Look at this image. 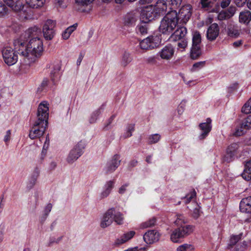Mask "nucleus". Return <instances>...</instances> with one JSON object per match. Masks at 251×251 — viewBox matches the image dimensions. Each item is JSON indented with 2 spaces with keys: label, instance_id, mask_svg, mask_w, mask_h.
Returning a JSON list of instances; mask_svg holds the SVG:
<instances>
[{
  "label": "nucleus",
  "instance_id": "obj_43",
  "mask_svg": "<svg viewBox=\"0 0 251 251\" xmlns=\"http://www.w3.org/2000/svg\"><path fill=\"white\" fill-rule=\"evenodd\" d=\"M134 130V125L130 124L127 126V131L124 136L125 138L129 137L132 136V132Z\"/></svg>",
  "mask_w": 251,
  "mask_h": 251
},
{
  "label": "nucleus",
  "instance_id": "obj_52",
  "mask_svg": "<svg viewBox=\"0 0 251 251\" xmlns=\"http://www.w3.org/2000/svg\"><path fill=\"white\" fill-rule=\"evenodd\" d=\"M115 115H112L110 118L108 119L107 122L105 124V126L103 127V129L105 130H108L109 129V126L110 125V124L112 123L113 120H114L115 118Z\"/></svg>",
  "mask_w": 251,
  "mask_h": 251
},
{
  "label": "nucleus",
  "instance_id": "obj_29",
  "mask_svg": "<svg viewBox=\"0 0 251 251\" xmlns=\"http://www.w3.org/2000/svg\"><path fill=\"white\" fill-rule=\"evenodd\" d=\"M149 29L148 23L142 21L137 25L136 31L137 34L144 35L148 34Z\"/></svg>",
  "mask_w": 251,
  "mask_h": 251
},
{
  "label": "nucleus",
  "instance_id": "obj_60",
  "mask_svg": "<svg viewBox=\"0 0 251 251\" xmlns=\"http://www.w3.org/2000/svg\"><path fill=\"white\" fill-rule=\"evenodd\" d=\"M11 130H8L6 131V135L4 136V141L5 142L6 144H7V142H8L10 140V136H11Z\"/></svg>",
  "mask_w": 251,
  "mask_h": 251
},
{
  "label": "nucleus",
  "instance_id": "obj_17",
  "mask_svg": "<svg viewBox=\"0 0 251 251\" xmlns=\"http://www.w3.org/2000/svg\"><path fill=\"white\" fill-rule=\"evenodd\" d=\"M219 27L217 24L213 23L208 28L206 32V37L210 41L215 40L219 34Z\"/></svg>",
  "mask_w": 251,
  "mask_h": 251
},
{
  "label": "nucleus",
  "instance_id": "obj_4",
  "mask_svg": "<svg viewBox=\"0 0 251 251\" xmlns=\"http://www.w3.org/2000/svg\"><path fill=\"white\" fill-rule=\"evenodd\" d=\"M167 9V6L163 0H159L157 2L156 9L155 10L151 7H146L142 10L141 13V17L142 21L149 23L154 20L155 18H158L160 16V13L163 14Z\"/></svg>",
  "mask_w": 251,
  "mask_h": 251
},
{
  "label": "nucleus",
  "instance_id": "obj_55",
  "mask_svg": "<svg viewBox=\"0 0 251 251\" xmlns=\"http://www.w3.org/2000/svg\"><path fill=\"white\" fill-rule=\"evenodd\" d=\"M231 2V0H221L220 5L222 8L227 7Z\"/></svg>",
  "mask_w": 251,
  "mask_h": 251
},
{
  "label": "nucleus",
  "instance_id": "obj_8",
  "mask_svg": "<svg viewBox=\"0 0 251 251\" xmlns=\"http://www.w3.org/2000/svg\"><path fill=\"white\" fill-rule=\"evenodd\" d=\"M85 147V143L82 141H79L70 151L66 159L67 161L71 164L76 161L82 154Z\"/></svg>",
  "mask_w": 251,
  "mask_h": 251
},
{
  "label": "nucleus",
  "instance_id": "obj_38",
  "mask_svg": "<svg viewBox=\"0 0 251 251\" xmlns=\"http://www.w3.org/2000/svg\"><path fill=\"white\" fill-rule=\"evenodd\" d=\"M101 113V108H99L96 110H95L91 115V117L89 119V122L90 123H94L97 118L100 115Z\"/></svg>",
  "mask_w": 251,
  "mask_h": 251
},
{
  "label": "nucleus",
  "instance_id": "obj_59",
  "mask_svg": "<svg viewBox=\"0 0 251 251\" xmlns=\"http://www.w3.org/2000/svg\"><path fill=\"white\" fill-rule=\"evenodd\" d=\"M128 183H126L122 185L119 189V193L120 194H123L126 191V187H128Z\"/></svg>",
  "mask_w": 251,
  "mask_h": 251
},
{
  "label": "nucleus",
  "instance_id": "obj_1",
  "mask_svg": "<svg viewBox=\"0 0 251 251\" xmlns=\"http://www.w3.org/2000/svg\"><path fill=\"white\" fill-rule=\"evenodd\" d=\"M40 31L37 26L29 28L18 38L15 39L13 45L16 51L28 60L27 64L34 62L43 54V45L41 38L36 36Z\"/></svg>",
  "mask_w": 251,
  "mask_h": 251
},
{
  "label": "nucleus",
  "instance_id": "obj_37",
  "mask_svg": "<svg viewBox=\"0 0 251 251\" xmlns=\"http://www.w3.org/2000/svg\"><path fill=\"white\" fill-rule=\"evenodd\" d=\"M241 111L246 114L251 113V98L245 103L242 108Z\"/></svg>",
  "mask_w": 251,
  "mask_h": 251
},
{
  "label": "nucleus",
  "instance_id": "obj_31",
  "mask_svg": "<svg viewBox=\"0 0 251 251\" xmlns=\"http://www.w3.org/2000/svg\"><path fill=\"white\" fill-rule=\"evenodd\" d=\"M131 60L132 58L130 54L128 52L125 51L122 55L121 65L123 67H125L131 61Z\"/></svg>",
  "mask_w": 251,
  "mask_h": 251
},
{
  "label": "nucleus",
  "instance_id": "obj_45",
  "mask_svg": "<svg viewBox=\"0 0 251 251\" xmlns=\"http://www.w3.org/2000/svg\"><path fill=\"white\" fill-rule=\"evenodd\" d=\"M201 3L202 8L212 7L213 4L210 0H201Z\"/></svg>",
  "mask_w": 251,
  "mask_h": 251
},
{
  "label": "nucleus",
  "instance_id": "obj_56",
  "mask_svg": "<svg viewBox=\"0 0 251 251\" xmlns=\"http://www.w3.org/2000/svg\"><path fill=\"white\" fill-rule=\"evenodd\" d=\"M248 0H234V3L238 7H242L246 3H247Z\"/></svg>",
  "mask_w": 251,
  "mask_h": 251
},
{
  "label": "nucleus",
  "instance_id": "obj_6",
  "mask_svg": "<svg viewBox=\"0 0 251 251\" xmlns=\"http://www.w3.org/2000/svg\"><path fill=\"white\" fill-rule=\"evenodd\" d=\"M193 226L191 225H181L172 233L171 239L173 242H179V239L189 235L193 231Z\"/></svg>",
  "mask_w": 251,
  "mask_h": 251
},
{
  "label": "nucleus",
  "instance_id": "obj_26",
  "mask_svg": "<svg viewBox=\"0 0 251 251\" xmlns=\"http://www.w3.org/2000/svg\"><path fill=\"white\" fill-rule=\"evenodd\" d=\"M50 84L49 79L44 78L37 88V93L40 94L46 93L51 88Z\"/></svg>",
  "mask_w": 251,
  "mask_h": 251
},
{
  "label": "nucleus",
  "instance_id": "obj_62",
  "mask_svg": "<svg viewBox=\"0 0 251 251\" xmlns=\"http://www.w3.org/2000/svg\"><path fill=\"white\" fill-rule=\"evenodd\" d=\"M247 246V244L246 242L245 241H244L241 245L240 247H238L237 248L236 251H244L245 250ZM238 246H239V245H238L237 247H238Z\"/></svg>",
  "mask_w": 251,
  "mask_h": 251
},
{
  "label": "nucleus",
  "instance_id": "obj_39",
  "mask_svg": "<svg viewBox=\"0 0 251 251\" xmlns=\"http://www.w3.org/2000/svg\"><path fill=\"white\" fill-rule=\"evenodd\" d=\"M161 138V136L158 134H152L150 136L149 141L150 144L156 143Z\"/></svg>",
  "mask_w": 251,
  "mask_h": 251
},
{
  "label": "nucleus",
  "instance_id": "obj_46",
  "mask_svg": "<svg viewBox=\"0 0 251 251\" xmlns=\"http://www.w3.org/2000/svg\"><path fill=\"white\" fill-rule=\"evenodd\" d=\"M204 64H205V61H200V62H197L193 65L192 70L193 71H195L197 69H199L201 68L202 67H203L204 66Z\"/></svg>",
  "mask_w": 251,
  "mask_h": 251
},
{
  "label": "nucleus",
  "instance_id": "obj_33",
  "mask_svg": "<svg viewBox=\"0 0 251 251\" xmlns=\"http://www.w3.org/2000/svg\"><path fill=\"white\" fill-rule=\"evenodd\" d=\"M156 223V219L155 217H152L149 220L143 223L141 225V227L142 228H146L151 227L154 226Z\"/></svg>",
  "mask_w": 251,
  "mask_h": 251
},
{
  "label": "nucleus",
  "instance_id": "obj_48",
  "mask_svg": "<svg viewBox=\"0 0 251 251\" xmlns=\"http://www.w3.org/2000/svg\"><path fill=\"white\" fill-rule=\"evenodd\" d=\"M62 236L58 237L57 239H55L54 237H50L48 246L50 247L52 246L54 243H58L62 239Z\"/></svg>",
  "mask_w": 251,
  "mask_h": 251
},
{
  "label": "nucleus",
  "instance_id": "obj_35",
  "mask_svg": "<svg viewBox=\"0 0 251 251\" xmlns=\"http://www.w3.org/2000/svg\"><path fill=\"white\" fill-rule=\"evenodd\" d=\"M240 127L245 129H249L251 127V115L249 116L242 121Z\"/></svg>",
  "mask_w": 251,
  "mask_h": 251
},
{
  "label": "nucleus",
  "instance_id": "obj_13",
  "mask_svg": "<svg viewBox=\"0 0 251 251\" xmlns=\"http://www.w3.org/2000/svg\"><path fill=\"white\" fill-rule=\"evenodd\" d=\"M55 21L52 20H48L43 27V32L44 38L46 40H51L54 36V27L55 26Z\"/></svg>",
  "mask_w": 251,
  "mask_h": 251
},
{
  "label": "nucleus",
  "instance_id": "obj_25",
  "mask_svg": "<svg viewBox=\"0 0 251 251\" xmlns=\"http://www.w3.org/2000/svg\"><path fill=\"white\" fill-rule=\"evenodd\" d=\"M137 18L138 16L135 13H127L125 17V25L128 26L134 25L137 20Z\"/></svg>",
  "mask_w": 251,
  "mask_h": 251
},
{
  "label": "nucleus",
  "instance_id": "obj_24",
  "mask_svg": "<svg viewBox=\"0 0 251 251\" xmlns=\"http://www.w3.org/2000/svg\"><path fill=\"white\" fill-rule=\"evenodd\" d=\"M40 171L38 168H35L33 173L30 176L27 183V188L29 190L32 189L36 184L37 179L39 176Z\"/></svg>",
  "mask_w": 251,
  "mask_h": 251
},
{
  "label": "nucleus",
  "instance_id": "obj_18",
  "mask_svg": "<svg viewBox=\"0 0 251 251\" xmlns=\"http://www.w3.org/2000/svg\"><path fill=\"white\" fill-rule=\"evenodd\" d=\"M114 208L109 209L104 214L100 223V226L102 228H105L110 226L113 221V216L114 215Z\"/></svg>",
  "mask_w": 251,
  "mask_h": 251
},
{
  "label": "nucleus",
  "instance_id": "obj_21",
  "mask_svg": "<svg viewBox=\"0 0 251 251\" xmlns=\"http://www.w3.org/2000/svg\"><path fill=\"white\" fill-rule=\"evenodd\" d=\"M175 52V49L171 45L165 46L159 52L160 56L162 59L169 60L172 58Z\"/></svg>",
  "mask_w": 251,
  "mask_h": 251
},
{
  "label": "nucleus",
  "instance_id": "obj_19",
  "mask_svg": "<svg viewBox=\"0 0 251 251\" xmlns=\"http://www.w3.org/2000/svg\"><path fill=\"white\" fill-rule=\"evenodd\" d=\"M211 120L208 118L206 119V122L205 123H201L199 125L200 129L201 130L202 132L199 136V139L202 140L204 139L208 134L211 130Z\"/></svg>",
  "mask_w": 251,
  "mask_h": 251
},
{
  "label": "nucleus",
  "instance_id": "obj_51",
  "mask_svg": "<svg viewBox=\"0 0 251 251\" xmlns=\"http://www.w3.org/2000/svg\"><path fill=\"white\" fill-rule=\"evenodd\" d=\"M114 181L113 180H110L107 181L105 185V189H108L109 191H111V190L114 187Z\"/></svg>",
  "mask_w": 251,
  "mask_h": 251
},
{
  "label": "nucleus",
  "instance_id": "obj_58",
  "mask_svg": "<svg viewBox=\"0 0 251 251\" xmlns=\"http://www.w3.org/2000/svg\"><path fill=\"white\" fill-rule=\"evenodd\" d=\"M52 205L51 203H49L45 208L44 214L46 215H49V213L52 209Z\"/></svg>",
  "mask_w": 251,
  "mask_h": 251
},
{
  "label": "nucleus",
  "instance_id": "obj_44",
  "mask_svg": "<svg viewBox=\"0 0 251 251\" xmlns=\"http://www.w3.org/2000/svg\"><path fill=\"white\" fill-rule=\"evenodd\" d=\"M230 18L226 11H223L219 13L218 15V19L220 21L227 20Z\"/></svg>",
  "mask_w": 251,
  "mask_h": 251
},
{
  "label": "nucleus",
  "instance_id": "obj_50",
  "mask_svg": "<svg viewBox=\"0 0 251 251\" xmlns=\"http://www.w3.org/2000/svg\"><path fill=\"white\" fill-rule=\"evenodd\" d=\"M200 216V211L199 206L197 205V207H196L193 212L192 216L194 218L197 219Z\"/></svg>",
  "mask_w": 251,
  "mask_h": 251
},
{
  "label": "nucleus",
  "instance_id": "obj_23",
  "mask_svg": "<svg viewBox=\"0 0 251 251\" xmlns=\"http://www.w3.org/2000/svg\"><path fill=\"white\" fill-rule=\"evenodd\" d=\"M251 21V12L248 10L241 11L239 15V21L240 23L248 25Z\"/></svg>",
  "mask_w": 251,
  "mask_h": 251
},
{
  "label": "nucleus",
  "instance_id": "obj_63",
  "mask_svg": "<svg viewBox=\"0 0 251 251\" xmlns=\"http://www.w3.org/2000/svg\"><path fill=\"white\" fill-rule=\"evenodd\" d=\"M146 62L149 64H153L155 62V57L154 56H150L146 59Z\"/></svg>",
  "mask_w": 251,
  "mask_h": 251
},
{
  "label": "nucleus",
  "instance_id": "obj_40",
  "mask_svg": "<svg viewBox=\"0 0 251 251\" xmlns=\"http://www.w3.org/2000/svg\"><path fill=\"white\" fill-rule=\"evenodd\" d=\"M8 12V8L4 3L0 0V17L4 16Z\"/></svg>",
  "mask_w": 251,
  "mask_h": 251
},
{
  "label": "nucleus",
  "instance_id": "obj_54",
  "mask_svg": "<svg viewBox=\"0 0 251 251\" xmlns=\"http://www.w3.org/2000/svg\"><path fill=\"white\" fill-rule=\"evenodd\" d=\"M187 46V42L185 39H181V41L180 42H179L177 43V46L179 48H181L183 49H184Z\"/></svg>",
  "mask_w": 251,
  "mask_h": 251
},
{
  "label": "nucleus",
  "instance_id": "obj_30",
  "mask_svg": "<svg viewBox=\"0 0 251 251\" xmlns=\"http://www.w3.org/2000/svg\"><path fill=\"white\" fill-rule=\"evenodd\" d=\"M242 176L245 180H251V160L248 161L245 164L244 170L242 174Z\"/></svg>",
  "mask_w": 251,
  "mask_h": 251
},
{
  "label": "nucleus",
  "instance_id": "obj_11",
  "mask_svg": "<svg viewBox=\"0 0 251 251\" xmlns=\"http://www.w3.org/2000/svg\"><path fill=\"white\" fill-rule=\"evenodd\" d=\"M50 68L51 80L52 83L55 85L59 81L62 75L61 63V62L54 63Z\"/></svg>",
  "mask_w": 251,
  "mask_h": 251
},
{
  "label": "nucleus",
  "instance_id": "obj_10",
  "mask_svg": "<svg viewBox=\"0 0 251 251\" xmlns=\"http://www.w3.org/2000/svg\"><path fill=\"white\" fill-rule=\"evenodd\" d=\"M160 42V39L158 36H150L140 42V47L142 50H151L157 47Z\"/></svg>",
  "mask_w": 251,
  "mask_h": 251
},
{
  "label": "nucleus",
  "instance_id": "obj_64",
  "mask_svg": "<svg viewBox=\"0 0 251 251\" xmlns=\"http://www.w3.org/2000/svg\"><path fill=\"white\" fill-rule=\"evenodd\" d=\"M154 0H139V3L140 4L144 5L151 3Z\"/></svg>",
  "mask_w": 251,
  "mask_h": 251
},
{
  "label": "nucleus",
  "instance_id": "obj_34",
  "mask_svg": "<svg viewBox=\"0 0 251 251\" xmlns=\"http://www.w3.org/2000/svg\"><path fill=\"white\" fill-rule=\"evenodd\" d=\"M113 218V221H114L117 224L122 225L123 224L124 217L123 214L119 211H116L115 209Z\"/></svg>",
  "mask_w": 251,
  "mask_h": 251
},
{
  "label": "nucleus",
  "instance_id": "obj_28",
  "mask_svg": "<svg viewBox=\"0 0 251 251\" xmlns=\"http://www.w3.org/2000/svg\"><path fill=\"white\" fill-rule=\"evenodd\" d=\"M226 31L227 35L231 37L236 38L240 34L238 27L232 24H229L227 25Z\"/></svg>",
  "mask_w": 251,
  "mask_h": 251
},
{
  "label": "nucleus",
  "instance_id": "obj_20",
  "mask_svg": "<svg viewBox=\"0 0 251 251\" xmlns=\"http://www.w3.org/2000/svg\"><path fill=\"white\" fill-rule=\"evenodd\" d=\"M159 233L155 230H149L145 233L143 239L145 242L148 244L157 242L159 239Z\"/></svg>",
  "mask_w": 251,
  "mask_h": 251
},
{
  "label": "nucleus",
  "instance_id": "obj_9",
  "mask_svg": "<svg viewBox=\"0 0 251 251\" xmlns=\"http://www.w3.org/2000/svg\"><path fill=\"white\" fill-rule=\"evenodd\" d=\"M2 54L4 62L8 66L15 64L18 61L17 54L19 53L15 49L13 50L10 47L4 48L2 50Z\"/></svg>",
  "mask_w": 251,
  "mask_h": 251
},
{
  "label": "nucleus",
  "instance_id": "obj_57",
  "mask_svg": "<svg viewBox=\"0 0 251 251\" xmlns=\"http://www.w3.org/2000/svg\"><path fill=\"white\" fill-rule=\"evenodd\" d=\"M182 0H170L171 4L173 6H174V7H178Z\"/></svg>",
  "mask_w": 251,
  "mask_h": 251
},
{
  "label": "nucleus",
  "instance_id": "obj_42",
  "mask_svg": "<svg viewBox=\"0 0 251 251\" xmlns=\"http://www.w3.org/2000/svg\"><path fill=\"white\" fill-rule=\"evenodd\" d=\"M196 196V192L194 190L190 194H187L185 197L183 198L185 200V203L187 204L190 202L191 200Z\"/></svg>",
  "mask_w": 251,
  "mask_h": 251
},
{
  "label": "nucleus",
  "instance_id": "obj_22",
  "mask_svg": "<svg viewBox=\"0 0 251 251\" xmlns=\"http://www.w3.org/2000/svg\"><path fill=\"white\" fill-rule=\"evenodd\" d=\"M187 31V29L185 27H179L171 34L170 40L172 41H176L184 39Z\"/></svg>",
  "mask_w": 251,
  "mask_h": 251
},
{
  "label": "nucleus",
  "instance_id": "obj_15",
  "mask_svg": "<svg viewBox=\"0 0 251 251\" xmlns=\"http://www.w3.org/2000/svg\"><path fill=\"white\" fill-rule=\"evenodd\" d=\"M240 209L242 212L250 214L249 218L245 221L251 222V196L243 199L240 203Z\"/></svg>",
  "mask_w": 251,
  "mask_h": 251
},
{
  "label": "nucleus",
  "instance_id": "obj_27",
  "mask_svg": "<svg viewBox=\"0 0 251 251\" xmlns=\"http://www.w3.org/2000/svg\"><path fill=\"white\" fill-rule=\"evenodd\" d=\"M135 234V232L134 231H130L125 233L120 238L116 240L115 244L119 245L125 243L126 241L131 239L134 236Z\"/></svg>",
  "mask_w": 251,
  "mask_h": 251
},
{
  "label": "nucleus",
  "instance_id": "obj_61",
  "mask_svg": "<svg viewBox=\"0 0 251 251\" xmlns=\"http://www.w3.org/2000/svg\"><path fill=\"white\" fill-rule=\"evenodd\" d=\"M110 192H111L109 191V190H108V189H105V190L103 191L100 194V198L103 199L104 198L107 197L109 195Z\"/></svg>",
  "mask_w": 251,
  "mask_h": 251
},
{
  "label": "nucleus",
  "instance_id": "obj_16",
  "mask_svg": "<svg viewBox=\"0 0 251 251\" xmlns=\"http://www.w3.org/2000/svg\"><path fill=\"white\" fill-rule=\"evenodd\" d=\"M238 148L239 145L237 143H232L229 145L226 149V154L223 158V161L226 162L232 161Z\"/></svg>",
  "mask_w": 251,
  "mask_h": 251
},
{
  "label": "nucleus",
  "instance_id": "obj_41",
  "mask_svg": "<svg viewBox=\"0 0 251 251\" xmlns=\"http://www.w3.org/2000/svg\"><path fill=\"white\" fill-rule=\"evenodd\" d=\"M192 246L187 244H185L180 246L177 249V251H192Z\"/></svg>",
  "mask_w": 251,
  "mask_h": 251
},
{
  "label": "nucleus",
  "instance_id": "obj_5",
  "mask_svg": "<svg viewBox=\"0 0 251 251\" xmlns=\"http://www.w3.org/2000/svg\"><path fill=\"white\" fill-rule=\"evenodd\" d=\"M177 22V13L172 11L168 13L161 20L159 27V31L163 34L170 35L176 27Z\"/></svg>",
  "mask_w": 251,
  "mask_h": 251
},
{
  "label": "nucleus",
  "instance_id": "obj_47",
  "mask_svg": "<svg viewBox=\"0 0 251 251\" xmlns=\"http://www.w3.org/2000/svg\"><path fill=\"white\" fill-rule=\"evenodd\" d=\"M94 0H75L76 4L78 5L84 6L91 3Z\"/></svg>",
  "mask_w": 251,
  "mask_h": 251
},
{
  "label": "nucleus",
  "instance_id": "obj_14",
  "mask_svg": "<svg viewBox=\"0 0 251 251\" xmlns=\"http://www.w3.org/2000/svg\"><path fill=\"white\" fill-rule=\"evenodd\" d=\"M192 6L190 4L183 5L177 13V21L180 20L181 22L186 23L192 15Z\"/></svg>",
  "mask_w": 251,
  "mask_h": 251
},
{
  "label": "nucleus",
  "instance_id": "obj_36",
  "mask_svg": "<svg viewBox=\"0 0 251 251\" xmlns=\"http://www.w3.org/2000/svg\"><path fill=\"white\" fill-rule=\"evenodd\" d=\"M241 234L238 235H233L231 237L229 241V243L228 245L227 248L230 249L232 248L241 239Z\"/></svg>",
  "mask_w": 251,
  "mask_h": 251
},
{
  "label": "nucleus",
  "instance_id": "obj_32",
  "mask_svg": "<svg viewBox=\"0 0 251 251\" xmlns=\"http://www.w3.org/2000/svg\"><path fill=\"white\" fill-rule=\"evenodd\" d=\"M77 24H75L72 25L68 27L64 31V40L68 39L72 32L75 31L77 27Z\"/></svg>",
  "mask_w": 251,
  "mask_h": 251
},
{
  "label": "nucleus",
  "instance_id": "obj_7",
  "mask_svg": "<svg viewBox=\"0 0 251 251\" xmlns=\"http://www.w3.org/2000/svg\"><path fill=\"white\" fill-rule=\"evenodd\" d=\"M201 35L199 31H195L192 38V46L191 50V57L193 59H197L201 54Z\"/></svg>",
  "mask_w": 251,
  "mask_h": 251
},
{
  "label": "nucleus",
  "instance_id": "obj_3",
  "mask_svg": "<svg viewBox=\"0 0 251 251\" xmlns=\"http://www.w3.org/2000/svg\"><path fill=\"white\" fill-rule=\"evenodd\" d=\"M14 11L19 13L21 20L28 19L31 16L32 8H37L43 5V0H3Z\"/></svg>",
  "mask_w": 251,
  "mask_h": 251
},
{
  "label": "nucleus",
  "instance_id": "obj_12",
  "mask_svg": "<svg viewBox=\"0 0 251 251\" xmlns=\"http://www.w3.org/2000/svg\"><path fill=\"white\" fill-rule=\"evenodd\" d=\"M121 163L120 156L115 154L113 157L107 161L103 171L106 174H109L114 172L119 167Z\"/></svg>",
  "mask_w": 251,
  "mask_h": 251
},
{
  "label": "nucleus",
  "instance_id": "obj_2",
  "mask_svg": "<svg viewBox=\"0 0 251 251\" xmlns=\"http://www.w3.org/2000/svg\"><path fill=\"white\" fill-rule=\"evenodd\" d=\"M49 104L47 101L41 102L38 107L37 120L34 122L29 130V137L32 139L42 136L48 127L49 119Z\"/></svg>",
  "mask_w": 251,
  "mask_h": 251
},
{
  "label": "nucleus",
  "instance_id": "obj_53",
  "mask_svg": "<svg viewBox=\"0 0 251 251\" xmlns=\"http://www.w3.org/2000/svg\"><path fill=\"white\" fill-rule=\"evenodd\" d=\"M244 129H242L241 128L240 126L237 128L236 129V131H235V132L233 133V135L234 136H241L243 134H244L245 133V131H244Z\"/></svg>",
  "mask_w": 251,
  "mask_h": 251
},
{
  "label": "nucleus",
  "instance_id": "obj_49",
  "mask_svg": "<svg viewBox=\"0 0 251 251\" xmlns=\"http://www.w3.org/2000/svg\"><path fill=\"white\" fill-rule=\"evenodd\" d=\"M236 8L234 6H230L227 11H226L230 18L232 17L235 14Z\"/></svg>",
  "mask_w": 251,
  "mask_h": 251
}]
</instances>
